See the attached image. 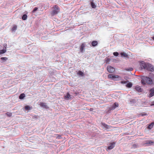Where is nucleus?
<instances>
[{
	"instance_id": "obj_1",
	"label": "nucleus",
	"mask_w": 154,
	"mask_h": 154,
	"mask_svg": "<svg viewBox=\"0 0 154 154\" xmlns=\"http://www.w3.org/2000/svg\"><path fill=\"white\" fill-rule=\"evenodd\" d=\"M141 82L143 85L151 84L153 83L152 80L150 78L144 76H142Z\"/></svg>"
},
{
	"instance_id": "obj_26",
	"label": "nucleus",
	"mask_w": 154,
	"mask_h": 154,
	"mask_svg": "<svg viewBox=\"0 0 154 154\" xmlns=\"http://www.w3.org/2000/svg\"><path fill=\"white\" fill-rule=\"evenodd\" d=\"M6 51V49L0 50V54L5 53Z\"/></svg>"
},
{
	"instance_id": "obj_19",
	"label": "nucleus",
	"mask_w": 154,
	"mask_h": 154,
	"mask_svg": "<svg viewBox=\"0 0 154 154\" xmlns=\"http://www.w3.org/2000/svg\"><path fill=\"white\" fill-rule=\"evenodd\" d=\"M70 97V95L69 93H67L66 95L65 96L64 98L65 99H68L69 98L70 99L71 98Z\"/></svg>"
},
{
	"instance_id": "obj_11",
	"label": "nucleus",
	"mask_w": 154,
	"mask_h": 154,
	"mask_svg": "<svg viewBox=\"0 0 154 154\" xmlns=\"http://www.w3.org/2000/svg\"><path fill=\"white\" fill-rule=\"evenodd\" d=\"M141 66L142 69H146L147 66L146 63H143L141 64Z\"/></svg>"
},
{
	"instance_id": "obj_14",
	"label": "nucleus",
	"mask_w": 154,
	"mask_h": 154,
	"mask_svg": "<svg viewBox=\"0 0 154 154\" xmlns=\"http://www.w3.org/2000/svg\"><path fill=\"white\" fill-rule=\"evenodd\" d=\"M25 94L24 93H22L20 94L19 97V98L20 99H22L25 97Z\"/></svg>"
},
{
	"instance_id": "obj_32",
	"label": "nucleus",
	"mask_w": 154,
	"mask_h": 154,
	"mask_svg": "<svg viewBox=\"0 0 154 154\" xmlns=\"http://www.w3.org/2000/svg\"><path fill=\"white\" fill-rule=\"evenodd\" d=\"M128 82H129V81H128V80L125 81H122L121 82V83L122 84H125V83H127Z\"/></svg>"
},
{
	"instance_id": "obj_3",
	"label": "nucleus",
	"mask_w": 154,
	"mask_h": 154,
	"mask_svg": "<svg viewBox=\"0 0 154 154\" xmlns=\"http://www.w3.org/2000/svg\"><path fill=\"white\" fill-rule=\"evenodd\" d=\"M108 78L111 79H120L121 78V77L120 76L118 75H114L113 74H109L108 75Z\"/></svg>"
},
{
	"instance_id": "obj_36",
	"label": "nucleus",
	"mask_w": 154,
	"mask_h": 154,
	"mask_svg": "<svg viewBox=\"0 0 154 154\" xmlns=\"http://www.w3.org/2000/svg\"><path fill=\"white\" fill-rule=\"evenodd\" d=\"M93 110V108H90V111H92Z\"/></svg>"
},
{
	"instance_id": "obj_24",
	"label": "nucleus",
	"mask_w": 154,
	"mask_h": 154,
	"mask_svg": "<svg viewBox=\"0 0 154 154\" xmlns=\"http://www.w3.org/2000/svg\"><path fill=\"white\" fill-rule=\"evenodd\" d=\"M25 109L26 110H29L31 109V108L29 106H26L25 107Z\"/></svg>"
},
{
	"instance_id": "obj_9",
	"label": "nucleus",
	"mask_w": 154,
	"mask_h": 154,
	"mask_svg": "<svg viewBox=\"0 0 154 154\" xmlns=\"http://www.w3.org/2000/svg\"><path fill=\"white\" fill-rule=\"evenodd\" d=\"M85 47V45L84 43H82L80 48V51L81 52H83L84 48Z\"/></svg>"
},
{
	"instance_id": "obj_17",
	"label": "nucleus",
	"mask_w": 154,
	"mask_h": 154,
	"mask_svg": "<svg viewBox=\"0 0 154 154\" xmlns=\"http://www.w3.org/2000/svg\"><path fill=\"white\" fill-rule=\"evenodd\" d=\"M1 59L2 60V63H3L6 60H7L8 59V58L7 57H2L1 58Z\"/></svg>"
},
{
	"instance_id": "obj_7",
	"label": "nucleus",
	"mask_w": 154,
	"mask_h": 154,
	"mask_svg": "<svg viewBox=\"0 0 154 154\" xmlns=\"http://www.w3.org/2000/svg\"><path fill=\"white\" fill-rule=\"evenodd\" d=\"M150 94L149 95V97H151L154 95V88H153L149 91Z\"/></svg>"
},
{
	"instance_id": "obj_37",
	"label": "nucleus",
	"mask_w": 154,
	"mask_h": 154,
	"mask_svg": "<svg viewBox=\"0 0 154 154\" xmlns=\"http://www.w3.org/2000/svg\"><path fill=\"white\" fill-rule=\"evenodd\" d=\"M152 38L154 40V36L152 37Z\"/></svg>"
},
{
	"instance_id": "obj_12",
	"label": "nucleus",
	"mask_w": 154,
	"mask_h": 154,
	"mask_svg": "<svg viewBox=\"0 0 154 154\" xmlns=\"http://www.w3.org/2000/svg\"><path fill=\"white\" fill-rule=\"evenodd\" d=\"M97 42L96 41H93L91 43L93 47H94L97 45Z\"/></svg>"
},
{
	"instance_id": "obj_16",
	"label": "nucleus",
	"mask_w": 154,
	"mask_h": 154,
	"mask_svg": "<svg viewBox=\"0 0 154 154\" xmlns=\"http://www.w3.org/2000/svg\"><path fill=\"white\" fill-rule=\"evenodd\" d=\"M132 83L131 82H129L126 85V87L128 88H130L132 87Z\"/></svg>"
},
{
	"instance_id": "obj_15",
	"label": "nucleus",
	"mask_w": 154,
	"mask_h": 154,
	"mask_svg": "<svg viewBox=\"0 0 154 154\" xmlns=\"http://www.w3.org/2000/svg\"><path fill=\"white\" fill-rule=\"evenodd\" d=\"M154 125V123L152 122L149 125L147 128L148 129H151L153 127Z\"/></svg>"
},
{
	"instance_id": "obj_6",
	"label": "nucleus",
	"mask_w": 154,
	"mask_h": 154,
	"mask_svg": "<svg viewBox=\"0 0 154 154\" xmlns=\"http://www.w3.org/2000/svg\"><path fill=\"white\" fill-rule=\"evenodd\" d=\"M40 105L41 106L46 109H48L49 108L48 106L47 105L46 103H45L41 102L40 104Z\"/></svg>"
},
{
	"instance_id": "obj_25",
	"label": "nucleus",
	"mask_w": 154,
	"mask_h": 154,
	"mask_svg": "<svg viewBox=\"0 0 154 154\" xmlns=\"http://www.w3.org/2000/svg\"><path fill=\"white\" fill-rule=\"evenodd\" d=\"M119 104L116 103H114L113 106L112 107L113 109H115L116 107L118 106Z\"/></svg>"
},
{
	"instance_id": "obj_2",
	"label": "nucleus",
	"mask_w": 154,
	"mask_h": 154,
	"mask_svg": "<svg viewBox=\"0 0 154 154\" xmlns=\"http://www.w3.org/2000/svg\"><path fill=\"white\" fill-rule=\"evenodd\" d=\"M53 8V10L51 13V14L52 16H54L55 15L57 14L59 12L60 8L57 5L54 6Z\"/></svg>"
},
{
	"instance_id": "obj_4",
	"label": "nucleus",
	"mask_w": 154,
	"mask_h": 154,
	"mask_svg": "<svg viewBox=\"0 0 154 154\" xmlns=\"http://www.w3.org/2000/svg\"><path fill=\"white\" fill-rule=\"evenodd\" d=\"M107 70L109 72L111 73H113L115 71V69L112 66L109 65L107 67Z\"/></svg>"
},
{
	"instance_id": "obj_30",
	"label": "nucleus",
	"mask_w": 154,
	"mask_h": 154,
	"mask_svg": "<svg viewBox=\"0 0 154 154\" xmlns=\"http://www.w3.org/2000/svg\"><path fill=\"white\" fill-rule=\"evenodd\" d=\"M113 55L116 56H117L119 55V53L117 52H114L113 53Z\"/></svg>"
},
{
	"instance_id": "obj_5",
	"label": "nucleus",
	"mask_w": 154,
	"mask_h": 154,
	"mask_svg": "<svg viewBox=\"0 0 154 154\" xmlns=\"http://www.w3.org/2000/svg\"><path fill=\"white\" fill-rule=\"evenodd\" d=\"M147 69L150 71L153 72L154 70V67L151 64L149 65L147 67Z\"/></svg>"
},
{
	"instance_id": "obj_29",
	"label": "nucleus",
	"mask_w": 154,
	"mask_h": 154,
	"mask_svg": "<svg viewBox=\"0 0 154 154\" xmlns=\"http://www.w3.org/2000/svg\"><path fill=\"white\" fill-rule=\"evenodd\" d=\"M121 55L124 56V57H126L127 56V54L124 52L121 53Z\"/></svg>"
},
{
	"instance_id": "obj_20",
	"label": "nucleus",
	"mask_w": 154,
	"mask_h": 154,
	"mask_svg": "<svg viewBox=\"0 0 154 154\" xmlns=\"http://www.w3.org/2000/svg\"><path fill=\"white\" fill-rule=\"evenodd\" d=\"M102 124L103 126L106 129H109L110 128L109 126L105 123H102Z\"/></svg>"
},
{
	"instance_id": "obj_27",
	"label": "nucleus",
	"mask_w": 154,
	"mask_h": 154,
	"mask_svg": "<svg viewBox=\"0 0 154 154\" xmlns=\"http://www.w3.org/2000/svg\"><path fill=\"white\" fill-rule=\"evenodd\" d=\"M91 6L93 8H96V6L93 2L91 3Z\"/></svg>"
},
{
	"instance_id": "obj_28",
	"label": "nucleus",
	"mask_w": 154,
	"mask_h": 154,
	"mask_svg": "<svg viewBox=\"0 0 154 154\" xmlns=\"http://www.w3.org/2000/svg\"><path fill=\"white\" fill-rule=\"evenodd\" d=\"M6 114L8 116L11 117L12 115V113L11 112H7L6 113Z\"/></svg>"
},
{
	"instance_id": "obj_31",
	"label": "nucleus",
	"mask_w": 154,
	"mask_h": 154,
	"mask_svg": "<svg viewBox=\"0 0 154 154\" xmlns=\"http://www.w3.org/2000/svg\"><path fill=\"white\" fill-rule=\"evenodd\" d=\"M38 9V8L37 7H35L33 9V10L32 11V13H34L35 11H36Z\"/></svg>"
},
{
	"instance_id": "obj_23",
	"label": "nucleus",
	"mask_w": 154,
	"mask_h": 154,
	"mask_svg": "<svg viewBox=\"0 0 154 154\" xmlns=\"http://www.w3.org/2000/svg\"><path fill=\"white\" fill-rule=\"evenodd\" d=\"M110 60V59L109 58H106L105 59L106 63L108 64H109V62Z\"/></svg>"
},
{
	"instance_id": "obj_34",
	"label": "nucleus",
	"mask_w": 154,
	"mask_h": 154,
	"mask_svg": "<svg viewBox=\"0 0 154 154\" xmlns=\"http://www.w3.org/2000/svg\"><path fill=\"white\" fill-rule=\"evenodd\" d=\"M126 70H130V71H132L133 70V69L132 68H130L129 69H128V68L126 69Z\"/></svg>"
},
{
	"instance_id": "obj_35",
	"label": "nucleus",
	"mask_w": 154,
	"mask_h": 154,
	"mask_svg": "<svg viewBox=\"0 0 154 154\" xmlns=\"http://www.w3.org/2000/svg\"><path fill=\"white\" fill-rule=\"evenodd\" d=\"M59 139H60L61 138V136L60 135H58L57 137Z\"/></svg>"
},
{
	"instance_id": "obj_8",
	"label": "nucleus",
	"mask_w": 154,
	"mask_h": 154,
	"mask_svg": "<svg viewBox=\"0 0 154 154\" xmlns=\"http://www.w3.org/2000/svg\"><path fill=\"white\" fill-rule=\"evenodd\" d=\"M115 143H112L110 144V145L108 147V149L110 150L112 149L115 146Z\"/></svg>"
},
{
	"instance_id": "obj_13",
	"label": "nucleus",
	"mask_w": 154,
	"mask_h": 154,
	"mask_svg": "<svg viewBox=\"0 0 154 154\" xmlns=\"http://www.w3.org/2000/svg\"><path fill=\"white\" fill-rule=\"evenodd\" d=\"M154 143V142L151 140H149L147 141L146 143V144H148L149 145H152Z\"/></svg>"
},
{
	"instance_id": "obj_33",
	"label": "nucleus",
	"mask_w": 154,
	"mask_h": 154,
	"mask_svg": "<svg viewBox=\"0 0 154 154\" xmlns=\"http://www.w3.org/2000/svg\"><path fill=\"white\" fill-rule=\"evenodd\" d=\"M140 115L142 116L147 115V114L146 113H141Z\"/></svg>"
},
{
	"instance_id": "obj_21",
	"label": "nucleus",
	"mask_w": 154,
	"mask_h": 154,
	"mask_svg": "<svg viewBox=\"0 0 154 154\" xmlns=\"http://www.w3.org/2000/svg\"><path fill=\"white\" fill-rule=\"evenodd\" d=\"M17 29V26L15 25H14L13 26V27L11 29L12 31H14Z\"/></svg>"
},
{
	"instance_id": "obj_10",
	"label": "nucleus",
	"mask_w": 154,
	"mask_h": 154,
	"mask_svg": "<svg viewBox=\"0 0 154 154\" xmlns=\"http://www.w3.org/2000/svg\"><path fill=\"white\" fill-rule=\"evenodd\" d=\"M135 89L138 92H142V89L140 88V86L138 85L136 86Z\"/></svg>"
},
{
	"instance_id": "obj_18",
	"label": "nucleus",
	"mask_w": 154,
	"mask_h": 154,
	"mask_svg": "<svg viewBox=\"0 0 154 154\" xmlns=\"http://www.w3.org/2000/svg\"><path fill=\"white\" fill-rule=\"evenodd\" d=\"M77 74L82 76H83L84 75L83 72L81 71H79L77 73Z\"/></svg>"
},
{
	"instance_id": "obj_22",
	"label": "nucleus",
	"mask_w": 154,
	"mask_h": 154,
	"mask_svg": "<svg viewBox=\"0 0 154 154\" xmlns=\"http://www.w3.org/2000/svg\"><path fill=\"white\" fill-rule=\"evenodd\" d=\"M27 15L26 14H25L22 17V19L23 20H25L27 19Z\"/></svg>"
}]
</instances>
